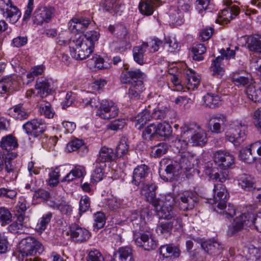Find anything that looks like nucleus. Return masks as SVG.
Wrapping results in <instances>:
<instances>
[{"label":"nucleus","instance_id":"nucleus-1","mask_svg":"<svg viewBox=\"0 0 261 261\" xmlns=\"http://www.w3.org/2000/svg\"><path fill=\"white\" fill-rule=\"evenodd\" d=\"M155 190V185H145L142 190L141 195L144 197L146 201L152 205L160 218L165 220L172 218L174 214L173 207L163 205V201L156 197Z\"/></svg>","mask_w":261,"mask_h":261},{"label":"nucleus","instance_id":"nucleus-2","mask_svg":"<svg viewBox=\"0 0 261 261\" xmlns=\"http://www.w3.org/2000/svg\"><path fill=\"white\" fill-rule=\"evenodd\" d=\"M213 203L217 204L215 210L226 218H231L236 214V209L233 204L226 205L227 193L226 188L221 184L214 185Z\"/></svg>","mask_w":261,"mask_h":261},{"label":"nucleus","instance_id":"nucleus-3","mask_svg":"<svg viewBox=\"0 0 261 261\" xmlns=\"http://www.w3.org/2000/svg\"><path fill=\"white\" fill-rule=\"evenodd\" d=\"M18 249L22 256H30L25 261H44L38 256L43 252V246L34 238L29 237L22 239L18 244Z\"/></svg>","mask_w":261,"mask_h":261},{"label":"nucleus","instance_id":"nucleus-4","mask_svg":"<svg viewBox=\"0 0 261 261\" xmlns=\"http://www.w3.org/2000/svg\"><path fill=\"white\" fill-rule=\"evenodd\" d=\"M251 224H253L256 230L261 232V211L255 216L250 213L240 214L233 220L232 224L228 226L227 234L232 236L241 231L244 226Z\"/></svg>","mask_w":261,"mask_h":261},{"label":"nucleus","instance_id":"nucleus-5","mask_svg":"<svg viewBox=\"0 0 261 261\" xmlns=\"http://www.w3.org/2000/svg\"><path fill=\"white\" fill-rule=\"evenodd\" d=\"M181 135L184 138H188L195 146H203L207 142V135L198 124L195 122L184 123L180 127Z\"/></svg>","mask_w":261,"mask_h":261},{"label":"nucleus","instance_id":"nucleus-6","mask_svg":"<svg viewBox=\"0 0 261 261\" xmlns=\"http://www.w3.org/2000/svg\"><path fill=\"white\" fill-rule=\"evenodd\" d=\"M247 129V125L241 121H232L229 124V130L226 133V138L234 146H239L246 140Z\"/></svg>","mask_w":261,"mask_h":261},{"label":"nucleus","instance_id":"nucleus-7","mask_svg":"<svg viewBox=\"0 0 261 261\" xmlns=\"http://www.w3.org/2000/svg\"><path fill=\"white\" fill-rule=\"evenodd\" d=\"M80 37L75 36L69 42L70 55L76 60H83L88 58L93 52L94 47L87 43Z\"/></svg>","mask_w":261,"mask_h":261},{"label":"nucleus","instance_id":"nucleus-8","mask_svg":"<svg viewBox=\"0 0 261 261\" xmlns=\"http://www.w3.org/2000/svg\"><path fill=\"white\" fill-rule=\"evenodd\" d=\"M15 153H5L0 155V172L4 171L5 177L8 180H13L17 178L18 169L14 164L13 159L15 158Z\"/></svg>","mask_w":261,"mask_h":261},{"label":"nucleus","instance_id":"nucleus-9","mask_svg":"<svg viewBox=\"0 0 261 261\" xmlns=\"http://www.w3.org/2000/svg\"><path fill=\"white\" fill-rule=\"evenodd\" d=\"M169 112V109L167 107H158L155 108L151 115L149 110L144 109L138 116L139 118L137 119V124L139 125L138 129H141L151 118L155 120L164 119Z\"/></svg>","mask_w":261,"mask_h":261},{"label":"nucleus","instance_id":"nucleus-10","mask_svg":"<svg viewBox=\"0 0 261 261\" xmlns=\"http://www.w3.org/2000/svg\"><path fill=\"white\" fill-rule=\"evenodd\" d=\"M178 208L183 211L192 210L197 204L199 196L195 191H185L177 195Z\"/></svg>","mask_w":261,"mask_h":261},{"label":"nucleus","instance_id":"nucleus-11","mask_svg":"<svg viewBox=\"0 0 261 261\" xmlns=\"http://www.w3.org/2000/svg\"><path fill=\"white\" fill-rule=\"evenodd\" d=\"M180 170L179 164L175 161L163 159L160 162L159 173L161 177L165 181L171 179Z\"/></svg>","mask_w":261,"mask_h":261},{"label":"nucleus","instance_id":"nucleus-12","mask_svg":"<svg viewBox=\"0 0 261 261\" xmlns=\"http://www.w3.org/2000/svg\"><path fill=\"white\" fill-rule=\"evenodd\" d=\"M134 241L136 245L146 250L155 249L157 247L156 241L151 237L150 228H148V231H134Z\"/></svg>","mask_w":261,"mask_h":261},{"label":"nucleus","instance_id":"nucleus-13","mask_svg":"<svg viewBox=\"0 0 261 261\" xmlns=\"http://www.w3.org/2000/svg\"><path fill=\"white\" fill-rule=\"evenodd\" d=\"M119 108L117 105L110 100H102L96 111V115L103 119H110L117 116L119 114Z\"/></svg>","mask_w":261,"mask_h":261},{"label":"nucleus","instance_id":"nucleus-14","mask_svg":"<svg viewBox=\"0 0 261 261\" xmlns=\"http://www.w3.org/2000/svg\"><path fill=\"white\" fill-rule=\"evenodd\" d=\"M0 10L3 16L12 23L16 22L21 16V12L10 0H0Z\"/></svg>","mask_w":261,"mask_h":261},{"label":"nucleus","instance_id":"nucleus-15","mask_svg":"<svg viewBox=\"0 0 261 261\" xmlns=\"http://www.w3.org/2000/svg\"><path fill=\"white\" fill-rule=\"evenodd\" d=\"M149 168L144 164L138 166L134 170L132 182L137 186H139L141 184H142L141 193L145 185H155L152 183L147 182L149 178Z\"/></svg>","mask_w":261,"mask_h":261},{"label":"nucleus","instance_id":"nucleus-16","mask_svg":"<svg viewBox=\"0 0 261 261\" xmlns=\"http://www.w3.org/2000/svg\"><path fill=\"white\" fill-rule=\"evenodd\" d=\"M22 128L28 135H33L36 137H39L43 134L45 124L41 119H34L25 123Z\"/></svg>","mask_w":261,"mask_h":261},{"label":"nucleus","instance_id":"nucleus-17","mask_svg":"<svg viewBox=\"0 0 261 261\" xmlns=\"http://www.w3.org/2000/svg\"><path fill=\"white\" fill-rule=\"evenodd\" d=\"M213 159L220 169L230 168L234 163V158L230 153L218 150L214 153Z\"/></svg>","mask_w":261,"mask_h":261},{"label":"nucleus","instance_id":"nucleus-18","mask_svg":"<svg viewBox=\"0 0 261 261\" xmlns=\"http://www.w3.org/2000/svg\"><path fill=\"white\" fill-rule=\"evenodd\" d=\"M231 0H224L223 4L227 7L219 13V18L222 21L227 23L235 18L240 13L239 8L236 5H232Z\"/></svg>","mask_w":261,"mask_h":261},{"label":"nucleus","instance_id":"nucleus-19","mask_svg":"<svg viewBox=\"0 0 261 261\" xmlns=\"http://www.w3.org/2000/svg\"><path fill=\"white\" fill-rule=\"evenodd\" d=\"M71 238L77 243L87 241L90 237L89 230L77 224H72L69 227Z\"/></svg>","mask_w":261,"mask_h":261},{"label":"nucleus","instance_id":"nucleus-20","mask_svg":"<svg viewBox=\"0 0 261 261\" xmlns=\"http://www.w3.org/2000/svg\"><path fill=\"white\" fill-rule=\"evenodd\" d=\"M52 80L44 77L38 78L35 85L36 94L40 97H46L51 91Z\"/></svg>","mask_w":261,"mask_h":261},{"label":"nucleus","instance_id":"nucleus-21","mask_svg":"<svg viewBox=\"0 0 261 261\" xmlns=\"http://www.w3.org/2000/svg\"><path fill=\"white\" fill-rule=\"evenodd\" d=\"M256 149L257 154L261 155V141H257L251 144L249 146L240 151V157L244 162L252 163L255 157L252 156V150Z\"/></svg>","mask_w":261,"mask_h":261},{"label":"nucleus","instance_id":"nucleus-22","mask_svg":"<svg viewBox=\"0 0 261 261\" xmlns=\"http://www.w3.org/2000/svg\"><path fill=\"white\" fill-rule=\"evenodd\" d=\"M178 163L181 170L184 169L186 171H190L198 164V160L195 154L187 152L184 153L181 156Z\"/></svg>","mask_w":261,"mask_h":261},{"label":"nucleus","instance_id":"nucleus-23","mask_svg":"<svg viewBox=\"0 0 261 261\" xmlns=\"http://www.w3.org/2000/svg\"><path fill=\"white\" fill-rule=\"evenodd\" d=\"M210 122L212 125V132L216 134H220L223 130L224 127L227 124V120L224 115L216 114L211 117Z\"/></svg>","mask_w":261,"mask_h":261},{"label":"nucleus","instance_id":"nucleus-24","mask_svg":"<svg viewBox=\"0 0 261 261\" xmlns=\"http://www.w3.org/2000/svg\"><path fill=\"white\" fill-rule=\"evenodd\" d=\"M90 24V21L83 18H73L68 22L69 29L72 33H83Z\"/></svg>","mask_w":261,"mask_h":261},{"label":"nucleus","instance_id":"nucleus-25","mask_svg":"<svg viewBox=\"0 0 261 261\" xmlns=\"http://www.w3.org/2000/svg\"><path fill=\"white\" fill-rule=\"evenodd\" d=\"M186 87L188 90L196 89L200 83V76L195 71L188 69L186 71Z\"/></svg>","mask_w":261,"mask_h":261},{"label":"nucleus","instance_id":"nucleus-26","mask_svg":"<svg viewBox=\"0 0 261 261\" xmlns=\"http://www.w3.org/2000/svg\"><path fill=\"white\" fill-rule=\"evenodd\" d=\"M51 11L46 7L37 9L34 13L33 21L37 25L48 22L51 19Z\"/></svg>","mask_w":261,"mask_h":261},{"label":"nucleus","instance_id":"nucleus-27","mask_svg":"<svg viewBox=\"0 0 261 261\" xmlns=\"http://www.w3.org/2000/svg\"><path fill=\"white\" fill-rule=\"evenodd\" d=\"M8 114L13 118L23 120L29 118L30 112L23 107V105L19 103L15 105L8 110Z\"/></svg>","mask_w":261,"mask_h":261},{"label":"nucleus","instance_id":"nucleus-28","mask_svg":"<svg viewBox=\"0 0 261 261\" xmlns=\"http://www.w3.org/2000/svg\"><path fill=\"white\" fill-rule=\"evenodd\" d=\"M201 247L205 251L214 256L219 255L223 250L222 244L218 241L211 240L203 242Z\"/></svg>","mask_w":261,"mask_h":261},{"label":"nucleus","instance_id":"nucleus-29","mask_svg":"<svg viewBox=\"0 0 261 261\" xmlns=\"http://www.w3.org/2000/svg\"><path fill=\"white\" fill-rule=\"evenodd\" d=\"M238 185L242 189L246 191H251L255 187L254 178L247 174L241 175L239 177Z\"/></svg>","mask_w":261,"mask_h":261},{"label":"nucleus","instance_id":"nucleus-30","mask_svg":"<svg viewBox=\"0 0 261 261\" xmlns=\"http://www.w3.org/2000/svg\"><path fill=\"white\" fill-rule=\"evenodd\" d=\"M115 156L112 149L104 146L100 149L95 162H98L100 164L103 163V165L106 166V163L114 160Z\"/></svg>","mask_w":261,"mask_h":261},{"label":"nucleus","instance_id":"nucleus-31","mask_svg":"<svg viewBox=\"0 0 261 261\" xmlns=\"http://www.w3.org/2000/svg\"><path fill=\"white\" fill-rule=\"evenodd\" d=\"M143 75L144 73L140 69L130 70L121 74V80L124 84L135 83L139 79L142 78Z\"/></svg>","mask_w":261,"mask_h":261},{"label":"nucleus","instance_id":"nucleus-32","mask_svg":"<svg viewBox=\"0 0 261 261\" xmlns=\"http://www.w3.org/2000/svg\"><path fill=\"white\" fill-rule=\"evenodd\" d=\"M18 146L17 140L11 135L3 137L1 141L0 146L6 153H13L12 151L17 148Z\"/></svg>","mask_w":261,"mask_h":261},{"label":"nucleus","instance_id":"nucleus-33","mask_svg":"<svg viewBox=\"0 0 261 261\" xmlns=\"http://www.w3.org/2000/svg\"><path fill=\"white\" fill-rule=\"evenodd\" d=\"M246 93L249 99L254 102H261V85L259 84H252L248 86Z\"/></svg>","mask_w":261,"mask_h":261},{"label":"nucleus","instance_id":"nucleus-34","mask_svg":"<svg viewBox=\"0 0 261 261\" xmlns=\"http://www.w3.org/2000/svg\"><path fill=\"white\" fill-rule=\"evenodd\" d=\"M231 79L234 84L238 87L246 86L247 88L253 84L252 77L249 73H246L244 75L234 73L231 77Z\"/></svg>","mask_w":261,"mask_h":261},{"label":"nucleus","instance_id":"nucleus-35","mask_svg":"<svg viewBox=\"0 0 261 261\" xmlns=\"http://www.w3.org/2000/svg\"><path fill=\"white\" fill-rule=\"evenodd\" d=\"M156 0H143L140 2L139 9L141 14L149 16L152 14Z\"/></svg>","mask_w":261,"mask_h":261},{"label":"nucleus","instance_id":"nucleus-36","mask_svg":"<svg viewBox=\"0 0 261 261\" xmlns=\"http://www.w3.org/2000/svg\"><path fill=\"white\" fill-rule=\"evenodd\" d=\"M132 83L127 93L128 97L130 99H138L144 89L143 82L138 80Z\"/></svg>","mask_w":261,"mask_h":261},{"label":"nucleus","instance_id":"nucleus-37","mask_svg":"<svg viewBox=\"0 0 261 261\" xmlns=\"http://www.w3.org/2000/svg\"><path fill=\"white\" fill-rule=\"evenodd\" d=\"M146 45L142 43L140 45L135 46L133 49V57L135 61L139 65L145 63L144 56L148 50Z\"/></svg>","mask_w":261,"mask_h":261},{"label":"nucleus","instance_id":"nucleus-38","mask_svg":"<svg viewBox=\"0 0 261 261\" xmlns=\"http://www.w3.org/2000/svg\"><path fill=\"white\" fill-rule=\"evenodd\" d=\"M66 149L70 152L77 150L80 151L81 149H84V151L83 153L81 154L82 155L88 152V149L84 145L83 140L77 138L71 139L67 144Z\"/></svg>","mask_w":261,"mask_h":261},{"label":"nucleus","instance_id":"nucleus-39","mask_svg":"<svg viewBox=\"0 0 261 261\" xmlns=\"http://www.w3.org/2000/svg\"><path fill=\"white\" fill-rule=\"evenodd\" d=\"M160 252L164 257H177L179 256L180 252L179 249L171 245L162 246L160 248Z\"/></svg>","mask_w":261,"mask_h":261},{"label":"nucleus","instance_id":"nucleus-40","mask_svg":"<svg viewBox=\"0 0 261 261\" xmlns=\"http://www.w3.org/2000/svg\"><path fill=\"white\" fill-rule=\"evenodd\" d=\"M106 166L105 165L99 164L98 162H95L93 164V171L91 175L92 179L95 182H99L104 177L105 169Z\"/></svg>","mask_w":261,"mask_h":261},{"label":"nucleus","instance_id":"nucleus-41","mask_svg":"<svg viewBox=\"0 0 261 261\" xmlns=\"http://www.w3.org/2000/svg\"><path fill=\"white\" fill-rule=\"evenodd\" d=\"M85 169L82 166H77L70 171L65 177L61 179V182H70L74 179L80 178L85 173Z\"/></svg>","mask_w":261,"mask_h":261},{"label":"nucleus","instance_id":"nucleus-42","mask_svg":"<svg viewBox=\"0 0 261 261\" xmlns=\"http://www.w3.org/2000/svg\"><path fill=\"white\" fill-rule=\"evenodd\" d=\"M119 261H135L133 250L130 246H123L119 248L118 251Z\"/></svg>","mask_w":261,"mask_h":261},{"label":"nucleus","instance_id":"nucleus-43","mask_svg":"<svg viewBox=\"0 0 261 261\" xmlns=\"http://www.w3.org/2000/svg\"><path fill=\"white\" fill-rule=\"evenodd\" d=\"M156 126L158 136L168 138L171 136L172 129L168 123L166 122L158 123H156Z\"/></svg>","mask_w":261,"mask_h":261},{"label":"nucleus","instance_id":"nucleus-44","mask_svg":"<svg viewBox=\"0 0 261 261\" xmlns=\"http://www.w3.org/2000/svg\"><path fill=\"white\" fill-rule=\"evenodd\" d=\"M17 85L16 81L11 77H8L0 81V93H6L13 90Z\"/></svg>","mask_w":261,"mask_h":261},{"label":"nucleus","instance_id":"nucleus-45","mask_svg":"<svg viewBox=\"0 0 261 261\" xmlns=\"http://www.w3.org/2000/svg\"><path fill=\"white\" fill-rule=\"evenodd\" d=\"M203 105L211 109L218 107L220 103V98L217 95H214L211 93H207L203 97Z\"/></svg>","mask_w":261,"mask_h":261},{"label":"nucleus","instance_id":"nucleus-46","mask_svg":"<svg viewBox=\"0 0 261 261\" xmlns=\"http://www.w3.org/2000/svg\"><path fill=\"white\" fill-rule=\"evenodd\" d=\"M142 137L146 141H150L158 138L155 123H151L147 126L142 133Z\"/></svg>","mask_w":261,"mask_h":261},{"label":"nucleus","instance_id":"nucleus-47","mask_svg":"<svg viewBox=\"0 0 261 261\" xmlns=\"http://www.w3.org/2000/svg\"><path fill=\"white\" fill-rule=\"evenodd\" d=\"M124 6L123 0H106L102 4V7L107 11L113 10L117 12L121 9Z\"/></svg>","mask_w":261,"mask_h":261},{"label":"nucleus","instance_id":"nucleus-48","mask_svg":"<svg viewBox=\"0 0 261 261\" xmlns=\"http://www.w3.org/2000/svg\"><path fill=\"white\" fill-rule=\"evenodd\" d=\"M77 37H80V38L83 39L84 41L87 40V43L90 45H92L94 47L95 43L98 41L99 37V34L95 31H90L87 32L85 35L80 33L76 35Z\"/></svg>","mask_w":261,"mask_h":261},{"label":"nucleus","instance_id":"nucleus-49","mask_svg":"<svg viewBox=\"0 0 261 261\" xmlns=\"http://www.w3.org/2000/svg\"><path fill=\"white\" fill-rule=\"evenodd\" d=\"M38 109L40 114L46 118H51L54 117L55 112L51 108V104L46 101H42L38 105Z\"/></svg>","mask_w":261,"mask_h":261},{"label":"nucleus","instance_id":"nucleus-50","mask_svg":"<svg viewBox=\"0 0 261 261\" xmlns=\"http://www.w3.org/2000/svg\"><path fill=\"white\" fill-rule=\"evenodd\" d=\"M45 69V66L43 64L34 66L32 67L30 72L27 74V78L28 81L27 84H28L30 83L33 82L35 77L41 75Z\"/></svg>","mask_w":261,"mask_h":261},{"label":"nucleus","instance_id":"nucleus-51","mask_svg":"<svg viewBox=\"0 0 261 261\" xmlns=\"http://www.w3.org/2000/svg\"><path fill=\"white\" fill-rule=\"evenodd\" d=\"M49 205L54 209L59 210L62 214L67 216L71 215L72 211V206L65 202H61V203L50 202Z\"/></svg>","mask_w":261,"mask_h":261},{"label":"nucleus","instance_id":"nucleus-52","mask_svg":"<svg viewBox=\"0 0 261 261\" xmlns=\"http://www.w3.org/2000/svg\"><path fill=\"white\" fill-rule=\"evenodd\" d=\"M52 217V213L48 212L44 215L38 220L36 225L35 229L38 232L44 230L48 224L50 222Z\"/></svg>","mask_w":261,"mask_h":261},{"label":"nucleus","instance_id":"nucleus-53","mask_svg":"<svg viewBox=\"0 0 261 261\" xmlns=\"http://www.w3.org/2000/svg\"><path fill=\"white\" fill-rule=\"evenodd\" d=\"M247 46L249 50L256 53H261V40L254 36L248 38Z\"/></svg>","mask_w":261,"mask_h":261},{"label":"nucleus","instance_id":"nucleus-54","mask_svg":"<svg viewBox=\"0 0 261 261\" xmlns=\"http://www.w3.org/2000/svg\"><path fill=\"white\" fill-rule=\"evenodd\" d=\"M205 46L202 44H197L192 48L193 54V58L194 60L200 61L203 60V55L206 52Z\"/></svg>","mask_w":261,"mask_h":261},{"label":"nucleus","instance_id":"nucleus-55","mask_svg":"<svg viewBox=\"0 0 261 261\" xmlns=\"http://www.w3.org/2000/svg\"><path fill=\"white\" fill-rule=\"evenodd\" d=\"M38 138L39 140L41 142L42 147L46 149H50L52 147L55 146L58 140L56 136L48 138L46 135L44 133L41 134Z\"/></svg>","mask_w":261,"mask_h":261},{"label":"nucleus","instance_id":"nucleus-56","mask_svg":"<svg viewBox=\"0 0 261 261\" xmlns=\"http://www.w3.org/2000/svg\"><path fill=\"white\" fill-rule=\"evenodd\" d=\"M172 224L169 220L160 221L156 227V231L161 234H169L172 230Z\"/></svg>","mask_w":261,"mask_h":261},{"label":"nucleus","instance_id":"nucleus-57","mask_svg":"<svg viewBox=\"0 0 261 261\" xmlns=\"http://www.w3.org/2000/svg\"><path fill=\"white\" fill-rule=\"evenodd\" d=\"M172 141L174 143V146L178 150L179 152L185 153V151L187 149L188 138H184L181 135V138L177 137H172Z\"/></svg>","mask_w":261,"mask_h":261},{"label":"nucleus","instance_id":"nucleus-58","mask_svg":"<svg viewBox=\"0 0 261 261\" xmlns=\"http://www.w3.org/2000/svg\"><path fill=\"white\" fill-rule=\"evenodd\" d=\"M168 145L165 143H159L151 148V154L155 158L160 157L166 153Z\"/></svg>","mask_w":261,"mask_h":261},{"label":"nucleus","instance_id":"nucleus-59","mask_svg":"<svg viewBox=\"0 0 261 261\" xmlns=\"http://www.w3.org/2000/svg\"><path fill=\"white\" fill-rule=\"evenodd\" d=\"M128 151V145L127 144L126 139L122 138L120 140L119 144L116 148L115 156L121 158L126 154Z\"/></svg>","mask_w":261,"mask_h":261},{"label":"nucleus","instance_id":"nucleus-60","mask_svg":"<svg viewBox=\"0 0 261 261\" xmlns=\"http://www.w3.org/2000/svg\"><path fill=\"white\" fill-rule=\"evenodd\" d=\"M93 227L94 229L96 228L98 230L104 226L106 223V218L103 213L98 212L95 213L93 215Z\"/></svg>","mask_w":261,"mask_h":261},{"label":"nucleus","instance_id":"nucleus-61","mask_svg":"<svg viewBox=\"0 0 261 261\" xmlns=\"http://www.w3.org/2000/svg\"><path fill=\"white\" fill-rule=\"evenodd\" d=\"M133 225L134 228V231H148V228H149L146 225L144 216L142 217H140L139 218L134 221Z\"/></svg>","mask_w":261,"mask_h":261},{"label":"nucleus","instance_id":"nucleus-62","mask_svg":"<svg viewBox=\"0 0 261 261\" xmlns=\"http://www.w3.org/2000/svg\"><path fill=\"white\" fill-rule=\"evenodd\" d=\"M146 45V48L148 52L153 53L158 50L160 46L163 44V42L158 38L152 39L147 42H143Z\"/></svg>","mask_w":261,"mask_h":261},{"label":"nucleus","instance_id":"nucleus-63","mask_svg":"<svg viewBox=\"0 0 261 261\" xmlns=\"http://www.w3.org/2000/svg\"><path fill=\"white\" fill-rule=\"evenodd\" d=\"M223 60V58L221 56H218L215 60H214L211 68L213 71V74L217 75H221L223 74L224 70L221 67L220 62Z\"/></svg>","mask_w":261,"mask_h":261},{"label":"nucleus","instance_id":"nucleus-64","mask_svg":"<svg viewBox=\"0 0 261 261\" xmlns=\"http://www.w3.org/2000/svg\"><path fill=\"white\" fill-rule=\"evenodd\" d=\"M90 206V198L84 195L82 196L79 202V214L81 215L88 211Z\"/></svg>","mask_w":261,"mask_h":261}]
</instances>
